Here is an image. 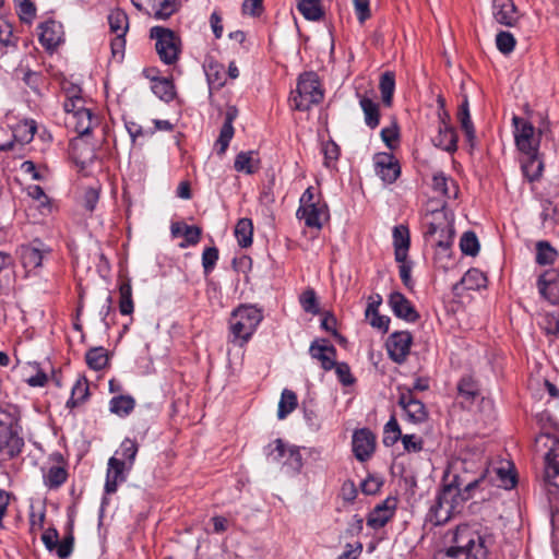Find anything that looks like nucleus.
<instances>
[{
    "label": "nucleus",
    "mask_w": 559,
    "mask_h": 559,
    "mask_svg": "<svg viewBox=\"0 0 559 559\" xmlns=\"http://www.w3.org/2000/svg\"><path fill=\"white\" fill-rule=\"evenodd\" d=\"M445 539L450 546L437 559H490L497 549L495 530L477 522L457 525Z\"/></svg>",
    "instance_id": "f257e3e1"
},
{
    "label": "nucleus",
    "mask_w": 559,
    "mask_h": 559,
    "mask_svg": "<svg viewBox=\"0 0 559 559\" xmlns=\"http://www.w3.org/2000/svg\"><path fill=\"white\" fill-rule=\"evenodd\" d=\"M262 319V312L254 306L241 305L236 308L228 321L229 342L235 346H245L251 340Z\"/></svg>",
    "instance_id": "f03ea898"
},
{
    "label": "nucleus",
    "mask_w": 559,
    "mask_h": 559,
    "mask_svg": "<svg viewBox=\"0 0 559 559\" xmlns=\"http://www.w3.org/2000/svg\"><path fill=\"white\" fill-rule=\"evenodd\" d=\"M545 453V478L550 486L559 491V439L546 435L543 437ZM551 540L555 549L559 548V501L554 502L551 513Z\"/></svg>",
    "instance_id": "7ed1b4c3"
},
{
    "label": "nucleus",
    "mask_w": 559,
    "mask_h": 559,
    "mask_svg": "<svg viewBox=\"0 0 559 559\" xmlns=\"http://www.w3.org/2000/svg\"><path fill=\"white\" fill-rule=\"evenodd\" d=\"M323 90L317 72H301L296 91L292 93V106L299 111H306L312 105L319 104L323 99Z\"/></svg>",
    "instance_id": "20e7f679"
},
{
    "label": "nucleus",
    "mask_w": 559,
    "mask_h": 559,
    "mask_svg": "<svg viewBox=\"0 0 559 559\" xmlns=\"http://www.w3.org/2000/svg\"><path fill=\"white\" fill-rule=\"evenodd\" d=\"M461 504L456 500L454 492L445 485L438 491L427 514V522L435 526L447 523L454 513L459 512Z\"/></svg>",
    "instance_id": "39448f33"
},
{
    "label": "nucleus",
    "mask_w": 559,
    "mask_h": 559,
    "mask_svg": "<svg viewBox=\"0 0 559 559\" xmlns=\"http://www.w3.org/2000/svg\"><path fill=\"white\" fill-rule=\"evenodd\" d=\"M151 37L156 39L155 47L160 60L165 64H173L180 52V39L176 33L163 26L151 28Z\"/></svg>",
    "instance_id": "423d86ee"
},
{
    "label": "nucleus",
    "mask_w": 559,
    "mask_h": 559,
    "mask_svg": "<svg viewBox=\"0 0 559 559\" xmlns=\"http://www.w3.org/2000/svg\"><path fill=\"white\" fill-rule=\"evenodd\" d=\"M514 141L518 150L523 154L538 153L539 135H535L534 126L519 116H513Z\"/></svg>",
    "instance_id": "0eeeda50"
},
{
    "label": "nucleus",
    "mask_w": 559,
    "mask_h": 559,
    "mask_svg": "<svg viewBox=\"0 0 559 559\" xmlns=\"http://www.w3.org/2000/svg\"><path fill=\"white\" fill-rule=\"evenodd\" d=\"M433 221L428 224L426 237H437L436 243L444 250L450 249L454 236L452 222L448 218L444 210L432 213Z\"/></svg>",
    "instance_id": "6e6552de"
},
{
    "label": "nucleus",
    "mask_w": 559,
    "mask_h": 559,
    "mask_svg": "<svg viewBox=\"0 0 559 559\" xmlns=\"http://www.w3.org/2000/svg\"><path fill=\"white\" fill-rule=\"evenodd\" d=\"M23 448L24 440L19 433L17 425L0 420V453L13 459Z\"/></svg>",
    "instance_id": "1a4fd4ad"
},
{
    "label": "nucleus",
    "mask_w": 559,
    "mask_h": 559,
    "mask_svg": "<svg viewBox=\"0 0 559 559\" xmlns=\"http://www.w3.org/2000/svg\"><path fill=\"white\" fill-rule=\"evenodd\" d=\"M413 336L407 331H400L392 333L386 341V349L389 357L396 364H402L406 360Z\"/></svg>",
    "instance_id": "9d476101"
},
{
    "label": "nucleus",
    "mask_w": 559,
    "mask_h": 559,
    "mask_svg": "<svg viewBox=\"0 0 559 559\" xmlns=\"http://www.w3.org/2000/svg\"><path fill=\"white\" fill-rule=\"evenodd\" d=\"M374 173L384 183H393L401 174L399 162L391 153H377L373 156Z\"/></svg>",
    "instance_id": "9b49d317"
},
{
    "label": "nucleus",
    "mask_w": 559,
    "mask_h": 559,
    "mask_svg": "<svg viewBox=\"0 0 559 559\" xmlns=\"http://www.w3.org/2000/svg\"><path fill=\"white\" fill-rule=\"evenodd\" d=\"M106 473L105 492L108 495L117 491L118 485L127 480L129 472L132 469L123 460L111 456L108 460Z\"/></svg>",
    "instance_id": "f8f14e48"
},
{
    "label": "nucleus",
    "mask_w": 559,
    "mask_h": 559,
    "mask_svg": "<svg viewBox=\"0 0 559 559\" xmlns=\"http://www.w3.org/2000/svg\"><path fill=\"white\" fill-rule=\"evenodd\" d=\"M399 405L404 411L407 420L414 424H420L427 419L428 413L424 403L414 397L412 390L400 394Z\"/></svg>",
    "instance_id": "ddd939ff"
},
{
    "label": "nucleus",
    "mask_w": 559,
    "mask_h": 559,
    "mask_svg": "<svg viewBox=\"0 0 559 559\" xmlns=\"http://www.w3.org/2000/svg\"><path fill=\"white\" fill-rule=\"evenodd\" d=\"M396 509V499L386 498L377 504L367 516V525L373 530L383 527L394 515Z\"/></svg>",
    "instance_id": "4468645a"
},
{
    "label": "nucleus",
    "mask_w": 559,
    "mask_h": 559,
    "mask_svg": "<svg viewBox=\"0 0 559 559\" xmlns=\"http://www.w3.org/2000/svg\"><path fill=\"white\" fill-rule=\"evenodd\" d=\"M297 217L305 221L307 227L321 229L323 219L328 218V205L320 200L297 210Z\"/></svg>",
    "instance_id": "2eb2a0df"
},
{
    "label": "nucleus",
    "mask_w": 559,
    "mask_h": 559,
    "mask_svg": "<svg viewBox=\"0 0 559 559\" xmlns=\"http://www.w3.org/2000/svg\"><path fill=\"white\" fill-rule=\"evenodd\" d=\"M39 41L47 50L56 49L63 41V27L53 20L41 23L38 26Z\"/></svg>",
    "instance_id": "dca6fc26"
},
{
    "label": "nucleus",
    "mask_w": 559,
    "mask_h": 559,
    "mask_svg": "<svg viewBox=\"0 0 559 559\" xmlns=\"http://www.w3.org/2000/svg\"><path fill=\"white\" fill-rule=\"evenodd\" d=\"M49 252L50 250L45 248L41 241L34 240L32 243L21 247V262L25 269L35 270L41 265L45 254Z\"/></svg>",
    "instance_id": "f3484780"
},
{
    "label": "nucleus",
    "mask_w": 559,
    "mask_h": 559,
    "mask_svg": "<svg viewBox=\"0 0 559 559\" xmlns=\"http://www.w3.org/2000/svg\"><path fill=\"white\" fill-rule=\"evenodd\" d=\"M389 306L393 313L407 322H416L419 318L418 312L412 302L400 292L391 293L389 296Z\"/></svg>",
    "instance_id": "a211bd4d"
},
{
    "label": "nucleus",
    "mask_w": 559,
    "mask_h": 559,
    "mask_svg": "<svg viewBox=\"0 0 559 559\" xmlns=\"http://www.w3.org/2000/svg\"><path fill=\"white\" fill-rule=\"evenodd\" d=\"M353 452L360 462L368 460L374 451V436L366 428L353 435Z\"/></svg>",
    "instance_id": "6ab92c4d"
},
{
    "label": "nucleus",
    "mask_w": 559,
    "mask_h": 559,
    "mask_svg": "<svg viewBox=\"0 0 559 559\" xmlns=\"http://www.w3.org/2000/svg\"><path fill=\"white\" fill-rule=\"evenodd\" d=\"M324 344L313 341L309 347V354L313 359L321 362V367L325 371H330L335 366L336 348L333 345L326 344V340H322Z\"/></svg>",
    "instance_id": "aec40b11"
},
{
    "label": "nucleus",
    "mask_w": 559,
    "mask_h": 559,
    "mask_svg": "<svg viewBox=\"0 0 559 559\" xmlns=\"http://www.w3.org/2000/svg\"><path fill=\"white\" fill-rule=\"evenodd\" d=\"M238 116V109L235 106H228L225 112V120L221 128L218 139L216 140L215 145L218 147L217 154H225L230 140L234 136V121Z\"/></svg>",
    "instance_id": "412c9836"
},
{
    "label": "nucleus",
    "mask_w": 559,
    "mask_h": 559,
    "mask_svg": "<svg viewBox=\"0 0 559 559\" xmlns=\"http://www.w3.org/2000/svg\"><path fill=\"white\" fill-rule=\"evenodd\" d=\"M492 15L497 23L506 26H513L519 19L512 0H493Z\"/></svg>",
    "instance_id": "4be33fe9"
},
{
    "label": "nucleus",
    "mask_w": 559,
    "mask_h": 559,
    "mask_svg": "<svg viewBox=\"0 0 559 559\" xmlns=\"http://www.w3.org/2000/svg\"><path fill=\"white\" fill-rule=\"evenodd\" d=\"M171 236L174 238L183 236L185 240L179 243V247L185 249L190 246H195L201 238V228L194 225H187L185 223H173L170 226Z\"/></svg>",
    "instance_id": "5701e85b"
},
{
    "label": "nucleus",
    "mask_w": 559,
    "mask_h": 559,
    "mask_svg": "<svg viewBox=\"0 0 559 559\" xmlns=\"http://www.w3.org/2000/svg\"><path fill=\"white\" fill-rule=\"evenodd\" d=\"M152 92L162 100L169 103L176 96L174 81L169 76L147 75Z\"/></svg>",
    "instance_id": "b1692460"
},
{
    "label": "nucleus",
    "mask_w": 559,
    "mask_h": 559,
    "mask_svg": "<svg viewBox=\"0 0 559 559\" xmlns=\"http://www.w3.org/2000/svg\"><path fill=\"white\" fill-rule=\"evenodd\" d=\"M411 245L409 230L405 225L393 228V246L396 262H404Z\"/></svg>",
    "instance_id": "393cba45"
},
{
    "label": "nucleus",
    "mask_w": 559,
    "mask_h": 559,
    "mask_svg": "<svg viewBox=\"0 0 559 559\" xmlns=\"http://www.w3.org/2000/svg\"><path fill=\"white\" fill-rule=\"evenodd\" d=\"M464 484L461 489H455L454 496L460 504L474 498L476 490H478L486 481L485 471H479L477 478L461 479Z\"/></svg>",
    "instance_id": "a878e982"
},
{
    "label": "nucleus",
    "mask_w": 559,
    "mask_h": 559,
    "mask_svg": "<svg viewBox=\"0 0 559 559\" xmlns=\"http://www.w3.org/2000/svg\"><path fill=\"white\" fill-rule=\"evenodd\" d=\"M435 145L447 151L454 152L457 148V134L455 129L449 123L439 127V133L433 140Z\"/></svg>",
    "instance_id": "bb28decb"
},
{
    "label": "nucleus",
    "mask_w": 559,
    "mask_h": 559,
    "mask_svg": "<svg viewBox=\"0 0 559 559\" xmlns=\"http://www.w3.org/2000/svg\"><path fill=\"white\" fill-rule=\"evenodd\" d=\"M359 105L365 116V123L370 129H376L380 122L379 104L374 103L372 99L366 96H361L359 99Z\"/></svg>",
    "instance_id": "cd10ccee"
},
{
    "label": "nucleus",
    "mask_w": 559,
    "mask_h": 559,
    "mask_svg": "<svg viewBox=\"0 0 559 559\" xmlns=\"http://www.w3.org/2000/svg\"><path fill=\"white\" fill-rule=\"evenodd\" d=\"M134 407L135 400L131 395H117L109 402V411L119 417H127Z\"/></svg>",
    "instance_id": "c85d7f7f"
},
{
    "label": "nucleus",
    "mask_w": 559,
    "mask_h": 559,
    "mask_svg": "<svg viewBox=\"0 0 559 559\" xmlns=\"http://www.w3.org/2000/svg\"><path fill=\"white\" fill-rule=\"evenodd\" d=\"M108 24L111 33L116 36H124L129 28V19L121 9H114L108 14Z\"/></svg>",
    "instance_id": "c756f323"
},
{
    "label": "nucleus",
    "mask_w": 559,
    "mask_h": 559,
    "mask_svg": "<svg viewBox=\"0 0 559 559\" xmlns=\"http://www.w3.org/2000/svg\"><path fill=\"white\" fill-rule=\"evenodd\" d=\"M253 225L250 218H240L235 227V236L241 248H247L252 243Z\"/></svg>",
    "instance_id": "7c9ffc66"
},
{
    "label": "nucleus",
    "mask_w": 559,
    "mask_h": 559,
    "mask_svg": "<svg viewBox=\"0 0 559 559\" xmlns=\"http://www.w3.org/2000/svg\"><path fill=\"white\" fill-rule=\"evenodd\" d=\"M87 366L93 370H102L108 365V352L104 347H93L85 354Z\"/></svg>",
    "instance_id": "2f4dec72"
},
{
    "label": "nucleus",
    "mask_w": 559,
    "mask_h": 559,
    "mask_svg": "<svg viewBox=\"0 0 559 559\" xmlns=\"http://www.w3.org/2000/svg\"><path fill=\"white\" fill-rule=\"evenodd\" d=\"M297 9L309 21H318L323 15L320 0H298Z\"/></svg>",
    "instance_id": "473e14b6"
},
{
    "label": "nucleus",
    "mask_w": 559,
    "mask_h": 559,
    "mask_svg": "<svg viewBox=\"0 0 559 559\" xmlns=\"http://www.w3.org/2000/svg\"><path fill=\"white\" fill-rule=\"evenodd\" d=\"M90 395V390L86 381L78 380L71 390V396L67 401L66 406L73 409L83 404Z\"/></svg>",
    "instance_id": "72a5a7b5"
},
{
    "label": "nucleus",
    "mask_w": 559,
    "mask_h": 559,
    "mask_svg": "<svg viewBox=\"0 0 559 559\" xmlns=\"http://www.w3.org/2000/svg\"><path fill=\"white\" fill-rule=\"evenodd\" d=\"M68 478V472L62 466H51L47 471V473L44 474V484L49 489H57L59 488L63 483H66Z\"/></svg>",
    "instance_id": "f704fd0d"
},
{
    "label": "nucleus",
    "mask_w": 559,
    "mask_h": 559,
    "mask_svg": "<svg viewBox=\"0 0 559 559\" xmlns=\"http://www.w3.org/2000/svg\"><path fill=\"white\" fill-rule=\"evenodd\" d=\"M525 155L527 156V160L522 164L523 173L530 181L537 180L542 176L544 168L543 162L539 159L538 153Z\"/></svg>",
    "instance_id": "c9c22d12"
},
{
    "label": "nucleus",
    "mask_w": 559,
    "mask_h": 559,
    "mask_svg": "<svg viewBox=\"0 0 559 559\" xmlns=\"http://www.w3.org/2000/svg\"><path fill=\"white\" fill-rule=\"evenodd\" d=\"M379 88L383 104L385 106H391L395 90V78L393 72H383L380 78Z\"/></svg>",
    "instance_id": "e433bc0d"
},
{
    "label": "nucleus",
    "mask_w": 559,
    "mask_h": 559,
    "mask_svg": "<svg viewBox=\"0 0 559 559\" xmlns=\"http://www.w3.org/2000/svg\"><path fill=\"white\" fill-rule=\"evenodd\" d=\"M297 407V395L295 392L284 389L278 403L277 417L284 419Z\"/></svg>",
    "instance_id": "4c0bfd02"
},
{
    "label": "nucleus",
    "mask_w": 559,
    "mask_h": 559,
    "mask_svg": "<svg viewBox=\"0 0 559 559\" xmlns=\"http://www.w3.org/2000/svg\"><path fill=\"white\" fill-rule=\"evenodd\" d=\"M557 258V251L548 241H538L536 243V263L539 265H550Z\"/></svg>",
    "instance_id": "58836bf2"
},
{
    "label": "nucleus",
    "mask_w": 559,
    "mask_h": 559,
    "mask_svg": "<svg viewBox=\"0 0 559 559\" xmlns=\"http://www.w3.org/2000/svg\"><path fill=\"white\" fill-rule=\"evenodd\" d=\"M138 451H139V445H138L136 441L126 438L121 442L119 450L116 451V454L120 455L121 456L120 459L123 460L124 463L129 467L132 468L135 457H136V454H138Z\"/></svg>",
    "instance_id": "ea45409f"
},
{
    "label": "nucleus",
    "mask_w": 559,
    "mask_h": 559,
    "mask_svg": "<svg viewBox=\"0 0 559 559\" xmlns=\"http://www.w3.org/2000/svg\"><path fill=\"white\" fill-rule=\"evenodd\" d=\"M239 72H205L210 92L221 90L227 79L235 80Z\"/></svg>",
    "instance_id": "a19ab883"
},
{
    "label": "nucleus",
    "mask_w": 559,
    "mask_h": 559,
    "mask_svg": "<svg viewBox=\"0 0 559 559\" xmlns=\"http://www.w3.org/2000/svg\"><path fill=\"white\" fill-rule=\"evenodd\" d=\"M461 283L465 285L467 289H479L486 286L487 277L481 271L477 269H471L464 274Z\"/></svg>",
    "instance_id": "79ce46f5"
},
{
    "label": "nucleus",
    "mask_w": 559,
    "mask_h": 559,
    "mask_svg": "<svg viewBox=\"0 0 559 559\" xmlns=\"http://www.w3.org/2000/svg\"><path fill=\"white\" fill-rule=\"evenodd\" d=\"M36 133V124L34 120L24 121L14 129V140L21 144L29 143Z\"/></svg>",
    "instance_id": "37998d69"
},
{
    "label": "nucleus",
    "mask_w": 559,
    "mask_h": 559,
    "mask_svg": "<svg viewBox=\"0 0 559 559\" xmlns=\"http://www.w3.org/2000/svg\"><path fill=\"white\" fill-rule=\"evenodd\" d=\"M402 437V432L399 426V423L394 416L390 418V420L385 424L383 430V444L385 447L394 445L397 440Z\"/></svg>",
    "instance_id": "c03bdc74"
},
{
    "label": "nucleus",
    "mask_w": 559,
    "mask_h": 559,
    "mask_svg": "<svg viewBox=\"0 0 559 559\" xmlns=\"http://www.w3.org/2000/svg\"><path fill=\"white\" fill-rule=\"evenodd\" d=\"M253 151L240 152L237 154L234 163V167L237 171L246 173L248 175L253 174L258 168L253 165Z\"/></svg>",
    "instance_id": "a18cd8bd"
},
{
    "label": "nucleus",
    "mask_w": 559,
    "mask_h": 559,
    "mask_svg": "<svg viewBox=\"0 0 559 559\" xmlns=\"http://www.w3.org/2000/svg\"><path fill=\"white\" fill-rule=\"evenodd\" d=\"M120 302L119 310L123 316H129L133 312L132 287L130 283H122L119 287Z\"/></svg>",
    "instance_id": "49530a36"
},
{
    "label": "nucleus",
    "mask_w": 559,
    "mask_h": 559,
    "mask_svg": "<svg viewBox=\"0 0 559 559\" xmlns=\"http://www.w3.org/2000/svg\"><path fill=\"white\" fill-rule=\"evenodd\" d=\"M460 247L464 254L475 257L479 252V241L474 231H465L460 240Z\"/></svg>",
    "instance_id": "de8ad7c7"
},
{
    "label": "nucleus",
    "mask_w": 559,
    "mask_h": 559,
    "mask_svg": "<svg viewBox=\"0 0 559 559\" xmlns=\"http://www.w3.org/2000/svg\"><path fill=\"white\" fill-rule=\"evenodd\" d=\"M75 119L74 128L80 135H86L92 130V111L87 108L79 110Z\"/></svg>",
    "instance_id": "09e8293b"
},
{
    "label": "nucleus",
    "mask_w": 559,
    "mask_h": 559,
    "mask_svg": "<svg viewBox=\"0 0 559 559\" xmlns=\"http://www.w3.org/2000/svg\"><path fill=\"white\" fill-rule=\"evenodd\" d=\"M23 23L31 24L36 16V7L31 0H13Z\"/></svg>",
    "instance_id": "8fccbe9b"
},
{
    "label": "nucleus",
    "mask_w": 559,
    "mask_h": 559,
    "mask_svg": "<svg viewBox=\"0 0 559 559\" xmlns=\"http://www.w3.org/2000/svg\"><path fill=\"white\" fill-rule=\"evenodd\" d=\"M178 10L176 0H159L154 5V19L167 20Z\"/></svg>",
    "instance_id": "3c124183"
},
{
    "label": "nucleus",
    "mask_w": 559,
    "mask_h": 559,
    "mask_svg": "<svg viewBox=\"0 0 559 559\" xmlns=\"http://www.w3.org/2000/svg\"><path fill=\"white\" fill-rule=\"evenodd\" d=\"M457 119L460 121L462 130L465 133L467 142L473 147L476 136H475V128H474L473 121L471 119L469 110L459 111Z\"/></svg>",
    "instance_id": "603ef678"
},
{
    "label": "nucleus",
    "mask_w": 559,
    "mask_h": 559,
    "mask_svg": "<svg viewBox=\"0 0 559 559\" xmlns=\"http://www.w3.org/2000/svg\"><path fill=\"white\" fill-rule=\"evenodd\" d=\"M288 449L282 439H276L273 443H270L264 448V453L273 462H280L282 459L286 457Z\"/></svg>",
    "instance_id": "864d4df0"
},
{
    "label": "nucleus",
    "mask_w": 559,
    "mask_h": 559,
    "mask_svg": "<svg viewBox=\"0 0 559 559\" xmlns=\"http://www.w3.org/2000/svg\"><path fill=\"white\" fill-rule=\"evenodd\" d=\"M218 260V249L216 247L205 248L202 253V266L204 270V274H210Z\"/></svg>",
    "instance_id": "5fc2aeb1"
},
{
    "label": "nucleus",
    "mask_w": 559,
    "mask_h": 559,
    "mask_svg": "<svg viewBox=\"0 0 559 559\" xmlns=\"http://www.w3.org/2000/svg\"><path fill=\"white\" fill-rule=\"evenodd\" d=\"M496 45L499 51L507 55L514 49L515 39L509 32H499L496 36Z\"/></svg>",
    "instance_id": "6e6d98bb"
},
{
    "label": "nucleus",
    "mask_w": 559,
    "mask_h": 559,
    "mask_svg": "<svg viewBox=\"0 0 559 559\" xmlns=\"http://www.w3.org/2000/svg\"><path fill=\"white\" fill-rule=\"evenodd\" d=\"M333 369H335L337 379L343 385L348 386L354 384L355 378L350 372L348 364L335 361V366L333 367Z\"/></svg>",
    "instance_id": "4d7b16f0"
},
{
    "label": "nucleus",
    "mask_w": 559,
    "mask_h": 559,
    "mask_svg": "<svg viewBox=\"0 0 559 559\" xmlns=\"http://www.w3.org/2000/svg\"><path fill=\"white\" fill-rule=\"evenodd\" d=\"M478 472H455L452 475V478L445 483L444 485L451 489L452 492L455 491V489H461L463 486V481L461 479H473L477 478Z\"/></svg>",
    "instance_id": "13d9d810"
},
{
    "label": "nucleus",
    "mask_w": 559,
    "mask_h": 559,
    "mask_svg": "<svg viewBox=\"0 0 559 559\" xmlns=\"http://www.w3.org/2000/svg\"><path fill=\"white\" fill-rule=\"evenodd\" d=\"M300 304L302 309L309 313H318L317 296L313 289L305 290L300 296Z\"/></svg>",
    "instance_id": "bf43d9fd"
},
{
    "label": "nucleus",
    "mask_w": 559,
    "mask_h": 559,
    "mask_svg": "<svg viewBox=\"0 0 559 559\" xmlns=\"http://www.w3.org/2000/svg\"><path fill=\"white\" fill-rule=\"evenodd\" d=\"M285 464H287L290 468H293L296 472H299L301 469L302 455L298 447L292 445L288 448Z\"/></svg>",
    "instance_id": "052dcab7"
},
{
    "label": "nucleus",
    "mask_w": 559,
    "mask_h": 559,
    "mask_svg": "<svg viewBox=\"0 0 559 559\" xmlns=\"http://www.w3.org/2000/svg\"><path fill=\"white\" fill-rule=\"evenodd\" d=\"M73 545H74V536L70 532L67 536L63 537L61 542L58 540L57 547L55 548L57 555L61 559H66L70 557V555L73 551Z\"/></svg>",
    "instance_id": "680f3d73"
},
{
    "label": "nucleus",
    "mask_w": 559,
    "mask_h": 559,
    "mask_svg": "<svg viewBox=\"0 0 559 559\" xmlns=\"http://www.w3.org/2000/svg\"><path fill=\"white\" fill-rule=\"evenodd\" d=\"M355 14L360 24L370 17V0H353Z\"/></svg>",
    "instance_id": "e2e57ef3"
},
{
    "label": "nucleus",
    "mask_w": 559,
    "mask_h": 559,
    "mask_svg": "<svg viewBox=\"0 0 559 559\" xmlns=\"http://www.w3.org/2000/svg\"><path fill=\"white\" fill-rule=\"evenodd\" d=\"M457 389L460 394L466 399H474L477 394L476 384L469 377L462 378L459 382Z\"/></svg>",
    "instance_id": "0e129e2a"
},
{
    "label": "nucleus",
    "mask_w": 559,
    "mask_h": 559,
    "mask_svg": "<svg viewBox=\"0 0 559 559\" xmlns=\"http://www.w3.org/2000/svg\"><path fill=\"white\" fill-rule=\"evenodd\" d=\"M322 152L324 155V165L326 167H330V164L332 162L337 160L340 156V147L337 144L333 141H329L323 144Z\"/></svg>",
    "instance_id": "69168bd1"
},
{
    "label": "nucleus",
    "mask_w": 559,
    "mask_h": 559,
    "mask_svg": "<svg viewBox=\"0 0 559 559\" xmlns=\"http://www.w3.org/2000/svg\"><path fill=\"white\" fill-rule=\"evenodd\" d=\"M84 207L92 212L96 207V204L99 200V188L98 187H90L84 192Z\"/></svg>",
    "instance_id": "338daca9"
},
{
    "label": "nucleus",
    "mask_w": 559,
    "mask_h": 559,
    "mask_svg": "<svg viewBox=\"0 0 559 559\" xmlns=\"http://www.w3.org/2000/svg\"><path fill=\"white\" fill-rule=\"evenodd\" d=\"M382 486V480L374 476H368L361 484V491L366 495L377 493Z\"/></svg>",
    "instance_id": "774afa93"
}]
</instances>
